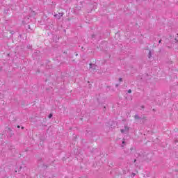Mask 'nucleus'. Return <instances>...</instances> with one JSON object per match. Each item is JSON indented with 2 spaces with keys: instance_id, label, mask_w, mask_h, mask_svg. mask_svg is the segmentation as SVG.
<instances>
[{
  "instance_id": "obj_1",
  "label": "nucleus",
  "mask_w": 178,
  "mask_h": 178,
  "mask_svg": "<svg viewBox=\"0 0 178 178\" xmlns=\"http://www.w3.org/2000/svg\"><path fill=\"white\" fill-rule=\"evenodd\" d=\"M90 72H92L93 73H95L97 72V65L95 64H90Z\"/></svg>"
},
{
  "instance_id": "obj_2",
  "label": "nucleus",
  "mask_w": 178,
  "mask_h": 178,
  "mask_svg": "<svg viewBox=\"0 0 178 178\" xmlns=\"http://www.w3.org/2000/svg\"><path fill=\"white\" fill-rule=\"evenodd\" d=\"M129 130H130V128L127 126H124V129H120V131L124 134H127V133H129Z\"/></svg>"
},
{
  "instance_id": "obj_3",
  "label": "nucleus",
  "mask_w": 178,
  "mask_h": 178,
  "mask_svg": "<svg viewBox=\"0 0 178 178\" xmlns=\"http://www.w3.org/2000/svg\"><path fill=\"white\" fill-rule=\"evenodd\" d=\"M152 57V54L151 53V50H149L148 54V58L149 59H151Z\"/></svg>"
},
{
  "instance_id": "obj_4",
  "label": "nucleus",
  "mask_w": 178,
  "mask_h": 178,
  "mask_svg": "<svg viewBox=\"0 0 178 178\" xmlns=\"http://www.w3.org/2000/svg\"><path fill=\"white\" fill-rule=\"evenodd\" d=\"M134 119H136V120H140V119H141V118H140V116H138V115H135V116H134Z\"/></svg>"
},
{
  "instance_id": "obj_5",
  "label": "nucleus",
  "mask_w": 178,
  "mask_h": 178,
  "mask_svg": "<svg viewBox=\"0 0 178 178\" xmlns=\"http://www.w3.org/2000/svg\"><path fill=\"white\" fill-rule=\"evenodd\" d=\"M54 16L55 17H57V19H60V16H58V15H55Z\"/></svg>"
},
{
  "instance_id": "obj_6",
  "label": "nucleus",
  "mask_w": 178,
  "mask_h": 178,
  "mask_svg": "<svg viewBox=\"0 0 178 178\" xmlns=\"http://www.w3.org/2000/svg\"><path fill=\"white\" fill-rule=\"evenodd\" d=\"M128 94H131V89L128 90Z\"/></svg>"
},
{
  "instance_id": "obj_7",
  "label": "nucleus",
  "mask_w": 178,
  "mask_h": 178,
  "mask_svg": "<svg viewBox=\"0 0 178 178\" xmlns=\"http://www.w3.org/2000/svg\"><path fill=\"white\" fill-rule=\"evenodd\" d=\"M52 118V114L49 115V119H51Z\"/></svg>"
},
{
  "instance_id": "obj_8",
  "label": "nucleus",
  "mask_w": 178,
  "mask_h": 178,
  "mask_svg": "<svg viewBox=\"0 0 178 178\" xmlns=\"http://www.w3.org/2000/svg\"><path fill=\"white\" fill-rule=\"evenodd\" d=\"M119 81H123V79L120 78V79H119Z\"/></svg>"
},
{
  "instance_id": "obj_9",
  "label": "nucleus",
  "mask_w": 178,
  "mask_h": 178,
  "mask_svg": "<svg viewBox=\"0 0 178 178\" xmlns=\"http://www.w3.org/2000/svg\"><path fill=\"white\" fill-rule=\"evenodd\" d=\"M161 42H162V40H160L159 41V44H161Z\"/></svg>"
},
{
  "instance_id": "obj_10",
  "label": "nucleus",
  "mask_w": 178,
  "mask_h": 178,
  "mask_svg": "<svg viewBox=\"0 0 178 178\" xmlns=\"http://www.w3.org/2000/svg\"><path fill=\"white\" fill-rule=\"evenodd\" d=\"M115 87H119V85H118V84H116V85H115Z\"/></svg>"
},
{
  "instance_id": "obj_11",
  "label": "nucleus",
  "mask_w": 178,
  "mask_h": 178,
  "mask_svg": "<svg viewBox=\"0 0 178 178\" xmlns=\"http://www.w3.org/2000/svg\"><path fill=\"white\" fill-rule=\"evenodd\" d=\"M17 129H20V126L19 125L17 126Z\"/></svg>"
},
{
  "instance_id": "obj_12",
  "label": "nucleus",
  "mask_w": 178,
  "mask_h": 178,
  "mask_svg": "<svg viewBox=\"0 0 178 178\" xmlns=\"http://www.w3.org/2000/svg\"><path fill=\"white\" fill-rule=\"evenodd\" d=\"M22 129H24V127H22Z\"/></svg>"
},
{
  "instance_id": "obj_13",
  "label": "nucleus",
  "mask_w": 178,
  "mask_h": 178,
  "mask_svg": "<svg viewBox=\"0 0 178 178\" xmlns=\"http://www.w3.org/2000/svg\"><path fill=\"white\" fill-rule=\"evenodd\" d=\"M122 144H124V141H122Z\"/></svg>"
},
{
  "instance_id": "obj_14",
  "label": "nucleus",
  "mask_w": 178,
  "mask_h": 178,
  "mask_svg": "<svg viewBox=\"0 0 178 178\" xmlns=\"http://www.w3.org/2000/svg\"><path fill=\"white\" fill-rule=\"evenodd\" d=\"M29 29H30V25H29Z\"/></svg>"
},
{
  "instance_id": "obj_15",
  "label": "nucleus",
  "mask_w": 178,
  "mask_h": 178,
  "mask_svg": "<svg viewBox=\"0 0 178 178\" xmlns=\"http://www.w3.org/2000/svg\"><path fill=\"white\" fill-rule=\"evenodd\" d=\"M136 160L135 159V160H134V162H136Z\"/></svg>"
}]
</instances>
